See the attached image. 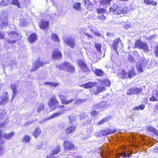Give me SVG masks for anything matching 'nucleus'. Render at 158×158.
<instances>
[{"label":"nucleus","mask_w":158,"mask_h":158,"mask_svg":"<svg viewBox=\"0 0 158 158\" xmlns=\"http://www.w3.org/2000/svg\"><path fill=\"white\" fill-rule=\"evenodd\" d=\"M62 54L58 49H55L52 53V57L55 59H59L62 57Z\"/></svg>","instance_id":"nucleus-15"},{"label":"nucleus","mask_w":158,"mask_h":158,"mask_svg":"<svg viewBox=\"0 0 158 158\" xmlns=\"http://www.w3.org/2000/svg\"><path fill=\"white\" fill-rule=\"evenodd\" d=\"M94 33L96 36L98 37H100L101 36L102 34L98 32L94 31Z\"/></svg>","instance_id":"nucleus-64"},{"label":"nucleus","mask_w":158,"mask_h":158,"mask_svg":"<svg viewBox=\"0 0 158 158\" xmlns=\"http://www.w3.org/2000/svg\"><path fill=\"white\" fill-rule=\"evenodd\" d=\"M68 118L70 121V123H73L76 119V116L72 115L69 116H68Z\"/></svg>","instance_id":"nucleus-41"},{"label":"nucleus","mask_w":158,"mask_h":158,"mask_svg":"<svg viewBox=\"0 0 158 158\" xmlns=\"http://www.w3.org/2000/svg\"><path fill=\"white\" fill-rule=\"evenodd\" d=\"M155 128L152 127L148 126V127L147 129L150 132H152L153 133L155 129Z\"/></svg>","instance_id":"nucleus-55"},{"label":"nucleus","mask_w":158,"mask_h":158,"mask_svg":"<svg viewBox=\"0 0 158 158\" xmlns=\"http://www.w3.org/2000/svg\"><path fill=\"white\" fill-rule=\"evenodd\" d=\"M81 5L80 3H75L73 5V7L74 9H77V11H80L81 10Z\"/></svg>","instance_id":"nucleus-31"},{"label":"nucleus","mask_w":158,"mask_h":158,"mask_svg":"<svg viewBox=\"0 0 158 158\" xmlns=\"http://www.w3.org/2000/svg\"><path fill=\"white\" fill-rule=\"evenodd\" d=\"M97 19L99 20L103 21L105 19V17L103 15H101L98 16Z\"/></svg>","instance_id":"nucleus-53"},{"label":"nucleus","mask_w":158,"mask_h":158,"mask_svg":"<svg viewBox=\"0 0 158 158\" xmlns=\"http://www.w3.org/2000/svg\"><path fill=\"white\" fill-rule=\"evenodd\" d=\"M1 17L0 20L1 23H0V27L2 28L3 27L6 26L8 24V21L7 18L6 17L4 19H2Z\"/></svg>","instance_id":"nucleus-24"},{"label":"nucleus","mask_w":158,"mask_h":158,"mask_svg":"<svg viewBox=\"0 0 158 158\" xmlns=\"http://www.w3.org/2000/svg\"><path fill=\"white\" fill-rule=\"evenodd\" d=\"M15 134L14 132H12L10 133H5L2 135V132L0 131V144H3L5 142V139H3L2 137L7 140H9L11 139L13 137Z\"/></svg>","instance_id":"nucleus-2"},{"label":"nucleus","mask_w":158,"mask_h":158,"mask_svg":"<svg viewBox=\"0 0 158 158\" xmlns=\"http://www.w3.org/2000/svg\"><path fill=\"white\" fill-rule=\"evenodd\" d=\"M37 39V35L35 33L31 34L28 38V40L29 42L32 43L35 42Z\"/></svg>","instance_id":"nucleus-23"},{"label":"nucleus","mask_w":158,"mask_h":158,"mask_svg":"<svg viewBox=\"0 0 158 158\" xmlns=\"http://www.w3.org/2000/svg\"><path fill=\"white\" fill-rule=\"evenodd\" d=\"M102 85H105L106 86L109 87L110 86L111 84V82L108 79H105L102 81Z\"/></svg>","instance_id":"nucleus-32"},{"label":"nucleus","mask_w":158,"mask_h":158,"mask_svg":"<svg viewBox=\"0 0 158 158\" xmlns=\"http://www.w3.org/2000/svg\"><path fill=\"white\" fill-rule=\"evenodd\" d=\"M156 37V35H152L148 38V39L151 40H153Z\"/></svg>","instance_id":"nucleus-60"},{"label":"nucleus","mask_w":158,"mask_h":158,"mask_svg":"<svg viewBox=\"0 0 158 158\" xmlns=\"http://www.w3.org/2000/svg\"><path fill=\"white\" fill-rule=\"evenodd\" d=\"M96 10L98 14H102L105 11V10L102 8H98Z\"/></svg>","instance_id":"nucleus-48"},{"label":"nucleus","mask_w":158,"mask_h":158,"mask_svg":"<svg viewBox=\"0 0 158 158\" xmlns=\"http://www.w3.org/2000/svg\"><path fill=\"white\" fill-rule=\"evenodd\" d=\"M5 41L8 43H10L11 44H13L16 42V40H9L8 39H7L5 40Z\"/></svg>","instance_id":"nucleus-50"},{"label":"nucleus","mask_w":158,"mask_h":158,"mask_svg":"<svg viewBox=\"0 0 158 158\" xmlns=\"http://www.w3.org/2000/svg\"><path fill=\"white\" fill-rule=\"evenodd\" d=\"M84 101V100H83V99H77V100H76V101H75V103L76 104H79L80 103H81V102H83Z\"/></svg>","instance_id":"nucleus-58"},{"label":"nucleus","mask_w":158,"mask_h":158,"mask_svg":"<svg viewBox=\"0 0 158 158\" xmlns=\"http://www.w3.org/2000/svg\"><path fill=\"white\" fill-rule=\"evenodd\" d=\"M44 84L45 85H50L51 86L54 87H56L57 85H59V84L58 83L51 82H45L44 83Z\"/></svg>","instance_id":"nucleus-40"},{"label":"nucleus","mask_w":158,"mask_h":158,"mask_svg":"<svg viewBox=\"0 0 158 158\" xmlns=\"http://www.w3.org/2000/svg\"><path fill=\"white\" fill-rule=\"evenodd\" d=\"M64 42L68 46L73 48L76 44V41L74 38L69 37L64 38Z\"/></svg>","instance_id":"nucleus-3"},{"label":"nucleus","mask_w":158,"mask_h":158,"mask_svg":"<svg viewBox=\"0 0 158 158\" xmlns=\"http://www.w3.org/2000/svg\"><path fill=\"white\" fill-rule=\"evenodd\" d=\"M108 118H105L101 121H100L98 123L99 125H101L103 124L104 123L106 122L108 120Z\"/></svg>","instance_id":"nucleus-46"},{"label":"nucleus","mask_w":158,"mask_h":158,"mask_svg":"<svg viewBox=\"0 0 158 158\" xmlns=\"http://www.w3.org/2000/svg\"><path fill=\"white\" fill-rule=\"evenodd\" d=\"M145 107L144 105L141 104L139 106H135L134 107L133 110H143Z\"/></svg>","instance_id":"nucleus-35"},{"label":"nucleus","mask_w":158,"mask_h":158,"mask_svg":"<svg viewBox=\"0 0 158 158\" xmlns=\"http://www.w3.org/2000/svg\"><path fill=\"white\" fill-rule=\"evenodd\" d=\"M95 47L97 51L100 52H101V49L102 46L99 44L97 43L95 44Z\"/></svg>","instance_id":"nucleus-42"},{"label":"nucleus","mask_w":158,"mask_h":158,"mask_svg":"<svg viewBox=\"0 0 158 158\" xmlns=\"http://www.w3.org/2000/svg\"><path fill=\"white\" fill-rule=\"evenodd\" d=\"M58 97L60 99V101L61 103L64 102L65 99L66 98V97L63 95L59 94Z\"/></svg>","instance_id":"nucleus-45"},{"label":"nucleus","mask_w":158,"mask_h":158,"mask_svg":"<svg viewBox=\"0 0 158 158\" xmlns=\"http://www.w3.org/2000/svg\"><path fill=\"white\" fill-rule=\"evenodd\" d=\"M98 112L94 110L91 113V114L92 116H94L98 114Z\"/></svg>","instance_id":"nucleus-59"},{"label":"nucleus","mask_w":158,"mask_h":158,"mask_svg":"<svg viewBox=\"0 0 158 158\" xmlns=\"http://www.w3.org/2000/svg\"><path fill=\"white\" fill-rule=\"evenodd\" d=\"M12 4L17 6L18 7L20 8V4L18 0H13Z\"/></svg>","instance_id":"nucleus-49"},{"label":"nucleus","mask_w":158,"mask_h":158,"mask_svg":"<svg viewBox=\"0 0 158 158\" xmlns=\"http://www.w3.org/2000/svg\"><path fill=\"white\" fill-rule=\"evenodd\" d=\"M121 42V40H120V38H118L114 40L112 48L114 50L117 52L118 53L117 49H120L123 46Z\"/></svg>","instance_id":"nucleus-6"},{"label":"nucleus","mask_w":158,"mask_h":158,"mask_svg":"<svg viewBox=\"0 0 158 158\" xmlns=\"http://www.w3.org/2000/svg\"><path fill=\"white\" fill-rule=\"evenodd\" d=\"M95 85H98L97 82H89L82 85L83 87L85 88H91Z\"/></svg>","instance_id":"nucleus-18"},{"label":"nucleus","mask_w":158,"mask_h":158,"mask_svg":"<svg viewBox=\"0 0 158 158\" xmlns=\"http://www.w3.org/2000/svg\"><path fill=\"white\" fill-rule=\"evenodd\" d=\"M148 62L145 59L141 58L140 62H138L136 65V67L138 71L140 72H143V67L145 66Z\"/></svg>","instance_id":"nucleus-7"},{"label":"nucleus","mask_w":158,"mask_h":158,"mask_svg":"<svg viewBox=\"0 0 158 158\" xmlns=\"http://www.w3.org/2000/svg\"><path fill=\"white\" fill-rule=\"evenodd\" d=\"M5 150V148L3 146L0 145V155L2 154Z\"/></svg>","instance_id":"nucleus-57"},{"label":"nucleus","mask_w":158,"mask_h":158,"mask_svg":"<svg viewBox=\"0 0 158 158\" xmlns=\"http://www.w3.org/2000/svg\"><path fill=\"white\" fill-rule=\"evenodd\" d=\"M127 73L124 70H123L122 72V77L124 78L127 77Z\"/></svg>","instance_id":"nucleus-56"},{"label":"nucleus","mask_w":158,"mask_h":158,"mask_svg":"<svg viewBox=\"0 0 158 158\" xmlns=\"http://www.w3.org/2000/svg\"><path fill=\"white\" fill-rule=\"evenodd\" d=\"M149 100L150 101L152 102L158 101V91L154 92L152 96L149 98Z\"/></svg>","instance_id":"nucleus-21"},{"label":"nucleus","mask_w":158,"mask_h":158,"mask_svg":"<svg viewBox=\"0 0 158 158\" xmlns=\"http://www.w3.org/2000/svg\"><path fill=\"white\" fill-rule=\"evenodd\" d=\"M80 119L83 120L85 119V121H84L83 123V125H86L87 124H89L90 121V119L88 117L87 115L85 113H84L82 114H81L80 115Z\"/></svg>","instance_id":"nucleus-12"},{"label":"nucleus","mask_w":158,"mask_h":158,"mask_svg":"<svg viewBox=\"0 0 158 158\" xmlns=\"http://www.w3.org/2000/svg\"><path fill=\"white\" fill-rule=\"evenodd\" d=\"M9 37L10 38L15 39L18 37L19 35L15 31H8L7 32Z\"/></svg>","instance_id":"nucleus-19"},{"label":"nucleus","mask_w":158,"mask_h":158,"mask_svg":"<svg viewBox=\"0 0 158 158\" xmlns=\"http://www.w3.org/2000/svg\"><path fill=\"white\" fill-rule=\"evenodd\" d=\"M39 25L41 29L44 30L49 26V23L48 22L44 21L43 20H42L40 22Z\"/></svg>","instance_id":"nucleus-20"},{"label":"nucleus","mask_w":158,"mask_h":158,"mask_svg":"<svg viewBox=\"0 0 158 158\" xmlns=\"http://www.w3.org/2000/svg\"><path fill=\"white\" fill-rule=\"evenodd\" d=\"M64 147L67 150H71L74 149V146L69 141H65L64 142Z\"/></svg>","instance_id":"nucleus-13"},{"label":"nucleus","mask_w":158,"mask_h":158,"mask_svg":"<svg viewBox=\"0 0 158 158\" xmlns=\"http://www.w3.org/2000/svg\"><path fill=\"white\" fill-rule=\"evenodd\" d=\"M144 2L147 5H153L154 6H156L157 4V3L156 2L152 0H144Z\"/></svg>","instance_id":"nucleus-26"},{"label":"nucleus","mask_w":158,"mask_h":158,"mask_svg":"<svg viewBox=\"0 0 158 158\" xmlns=\"http://www.w3.org/2000/svg\"><path fill=\"white\" fill-rule=\"evenodd\" d=\"M30 137L28 135H25L22 139V141L25 143H27L30 141Z\"/></svg>","instance_id":"nucleus-36"},{"label":"nucleus","mask_w":158,"mask_h":158,"mask_svg":"<svg viewBox=\"0 0 158 158\" xmlns=\"http://www.w3.org/2000/svg\"><path fill=\"white\" fill-rule=\"evenodd\" d=\"M135 73L133 71L128 72L127 73V77H129L130 78H131L133 76H134Z\"/></svg>","instance_id":"nucleus-43"},{"label":"nucleus","mask_w":158,"mask_h":158,"mask_svg":"<svg viewBox=\"0 0 158 158\" xmlns=\"http://www.w3.org/2000/svg\"><path fill=\"white\" fill-rule=\"evenodd\" d=\"M76 126L75 124L69 126L65 130V132L66 134H70L75 132Z\"/></svg>","instance_id":"nucleus-14"},{"label":"nucleus","mask_w":158,"mask_h":158,"mask_svg":"<svg viewBox=\"0 0 158 158\" xmlns=\"http://www.w3.org/2000/svg\"><path fill=\"white\" fill-rule=\"evenodd\" d=\"M134 94L137 95L141 93L143 91V89L134 86L133 87Z\"/></svg>","instance_id":"nucleus-28"},{"label":"nucleus","mask_w":158,"mask_h":158,"mask_svg":"<svg viewBox=\"0 0 158 158\" xmlns=\"http://www.w3.org/2000/svg\"><path fill=\"white\" fill-rule=\"evenodd\" d=\"M18 83H15L11 85V88L13 90V95L12 99H13L17 93V88H18Z\"/></svg>","instance_id":"nucleus-16"},{"label":"nucleus","mask_w":158,"mask_h":158,"mask_svg":"<svg viewBox=\"0 0 158 158\" xmlns=\"http://www.w3.org/2000/svg\"><path fill=\"white\" fill-rule=\"evenodd\" d=\"M10 3V1L9 0H3L0 2L1 6H4L7 5Z\"/></svg>","instance_id":"nucleus-37"},{"label":"nucleus","mask_w":158,"mask_h":158,"mask_svg":"<svg viewBox=\"0 0 158 158\" xmlns=\"http://www.w3.org/2000/svg\"><path fill=\"white\" fill-rule=\"evenodd\" d=\"M59 102L56 99V98L54 96L51 97L48 102V104L50 107H52L54 105L57 104Z\"/></svg>","instance_id":"nucleus-17"},{"label":"nucleus","mask_w":158,"mask_h":158,"mask_svg":"<svg viewBox=\"0 0 158 158\" xmlns=\"http://www.w3.org/2000/svg\"><path fill=\"white\" fill-rule=\"evenodd\" d=\"M104 86L102 85V84L99 85H95L94 86L92 89L90 90L91 93L94 94H97L100 92L103 91L105 89Z\"/></svg>","instance_id":"nucleus-4"},{"label":"nucleus","mask_w":158,"mask_h":158,"mask_svg":"<svg viewBox=\"0 0 158 158\" xmlns=\"http://www.w3.org/2000/svg\"><path fill=\"white\" fill-rule=\"evenodd\" d=\"M52 39L55 42H59L60 40L57 35L54 33L52 34L51 36Z\"/></svg>","instance_id":"nucleus-39"},{"label":"nucleus","mask_w":158,"mask_h":158,"mask_svg":"<svg viewBox=\"0 0 158 158\" xmlns=\"http://www.w3.org/2000/svg\"><path fill=\"white\" fill-rule=\"evenodd\" d=\"M106 102L105 101L101 102L97 105H95V107L103 108L106 106Z\"/></svg>","instance_id":"nucleus-29"},{"label":"nucleus","mask_w":158,"mask_h":158,"mask_svg":"<svg viewBox=\"0 0 158 158\" xmlns=\"http://www.w3.org/2000/svg\"><path fill=\"white\" fill-rule=\"evenodd\" d=\"M116 131V130H114L112 131L111 130H110L109 131L106 132V134L107 135L109 134H112V133H113L115 132Z\"/></svg>","instance_id":"nucleus-61"},{"label":"nucleus","mask_w":158,"mask_h":158,"mask_svg":"<svg viewBox=\"0 0 158 158\" xmlns=\"http://www.w3.org/2000/svg\"><path fill=\"white\" fill-rule=\"evenodd\" d=\"M110 11L113 12L114 14L120 15L122 13V8L118 7L116 4H114L110 8Z\"/></svg>","instance_id":"nucleus-8"},{"label":"nucleus","mask_w":158,"mask_h":158,"mask_svg":"<svg viewBox=\"0 0 158 158\" xmlns=\"http://www.w3.org/2000/svg\"><path fill=\"white\" fill-rule=\"evenodd\" d=\"M60 147L59 146H57L51 152L50 154L52 155L57 154L60 152Z\"/></svg>","instance_id":"nucleus-27"},{"label":"nucleus","mask_w":158,"mask_h":158,"mask_svg":"<svg viewBox=\"0 0 158 158\" xmlns=\"http://www.w3.org/2000/svg\"><path fill=\"white\" fill-rule=\"evenodd\" d=\"M63 111L55 113L52 114L51 115L48 116L46 118L43 119L41 121L39 122V123L41 124L43 123L49 119L57 117L63 114Z\"/></svg>","instance_id":"nucleus-9"},{"label":"nucleus","mask_w":158,"mask_h":158,"mask_svg":"<svg viewBox=\"0 0 158 158\" xmlns=\"http://www.w3.org/2000/svg\"><path fill=\"white\" fill-rule=\"evenodd\" d=\"M87 8L89 10H93L94 8V6L92 3H90L89 5L87 6Z\"/></svg>","instance_id":"nucleus-47"},{"label":"nucleus","mask_w":158,"mask_h":158,"mask_svg":"<svg viewBox=\"0 0 158 158\" xmlns=\"http://www.w3.org/2000/svg\"><path fill=\"white\" fill-rule=\"evenodd\" d=\"M127 59L130 62L134 63L135 62V60L133 57L131 55L129 54L127 56Z\"/></svg>","instance_id":"nucleus-44"},{"label":"nucleus","mask_w":158,"mask_h":158,"mask_svg":"<svg viewBox=\"0 0 158 158\" xmlns=\"http://www.w3.org/2000/svg\"><path fill=\"white\" fill-rule=\"evenodd\" d=\"M112 0H102L100 2L101 5L104 7H106L110 4Z\"/></svg>","instance_id":"nucleus-25"},{"label":"nucleus","mask_w":158,"mask_h":158,"mask_svg":"<svg viewBox=\"0 0 158 158\" xmlns=\"http://www.w3.org/2000/svg\"><path fill=\"white\" fill-rule=\"evenodd\" d=\"M56 67L59 69L64 70L70 73H73L75 72L74 66L67 62H64L62 64H57Z\"/></svg>","instance_id":"nucleus-1"},{"label":"nucleus","mask_w":158,"mask_h":158,"mask_svg":"<svg viewBox=\"0 0 158 158\" xmlns=\"http://www.w3.org/2000/svg\"><path fill=\"white\" fill-rule=\"evenodd\" d=\"M96 75L98 76H102L104 74V72L101 69H96L95 71Z\"/></svg>","instance_id":"nucleus-30"},{"label":"nucleus","mask_w":158,"mask_h":158,"mask_svg":"<svg viewBox=\"0 0 158 158\" xmlns=\"http://www.w3.org/2000/svg\"><path fill=\"white\" fill-rule=\"evenodd\" d=\"M44 63L39 59H37L35 61L34 63V68L31 70V71H33L37 70L39 67L43 66Z\"/></svg>","instance_id":"nucleus-11"},{"label":"nucleus","mask_w":158,"mask_h":158,"mask_svg":"<svg viewBox=\"0 0 158 158\" xmlns=\"http://www.w3.org/2000/svg\"><path fill=\"white\" fill-rule=\"evenodd\" d=\"M44 107V105L43 103H41L39 105L37 109H34V111H37L38 113L40 112Z\"/></svg>","instance_id":"nucleus-33"},{"label":"nucleus","mask_w":158,"mask_h":158,"mask_svg":"<svg viewBox=\"0 0 158 158\" xmlns=\"http://www.w3.org/2000/svg\"><path fill=\"white\" fill-rule=\"evenodd\" d=\"M154 53L155 56L158 57V44L155 47Z\"/></svg>","instance_id":"nucleus-51"},{"label":"nucleus","mask_w":158,"mask_h":158,"mask_svg":"<svg viewBox=\"0 0 158 158\" xmlns=\"http://www.w3.org/2000/svg\"><path fill=\"white\" fill-rule=\"evenodd\" d=\"M41 131L40 128H37L34 131L33 134L35 137H36L37 136L40 135L41 133Z\"/></svg>","instance_id":"nucleus-34"},{"label":"nucleus","mask_w":158,"mask_h":158,"mask_svg":"<svg viewBox=\"0 0 158 158\" xmlns=\"http://www.w3.org/2000/svg\"><path fill=\"white\" fill-rule=\"evenodd\" d=\"M74 100V99H70L69 100H64V102L63 103H62V104H69L70 103L72 102H73Z\"/></svg>","instance_id":"nucleus-54"},{"label":"nucleus","mask_w":158,"mask_h":158,"mask_svg":"<svg viewBox=\"0 0 158 158\" xmlns=\"http://www.w3.org/2000/svg\"><path fill=\"white\" fill-rule=\"evenodd\" d=\"M9 95L6 92L3 93L0 98V105H3L7 102L8 100Z\"/></svg>","instance_id":"nucleus-10"},{"label":"nucleus","mask_w":158,"mask_h":158,"mask_svg":"<svg viewBox=\"0 0 158 158\" xmlns=\"http://www.w3.org/2000/svg\"><path fill=\"white\" fill-rule=\"evenodd\" d=\"M126 94L128 95H132L134 94L133 87H131L128 89Z\"/></svg>","instance_id":"nucleus-38"},{"label":"nucleus","mask_w":158,"mask_h":158,"mask_svg":"<svg viewBox=\"0 0 158 158\" xmlns=\"http://www.w3.org/2000/svg\"><path fill=\"white\" fill-rule=\"evenodd\" d=\"M122 13L124 14L127 13L129 11V10L127 7H124L122 8Z\"/></svg>","instance_id":"nucleus-52"},{"label":"nucleus","mask_w":158,"mask_h":158,"mask_svg":"<svg viewBox=\"0 0 158 158\" xmlns=\"http://www.w3.org/2000/svg\"><path fill=\"white\" fill-rule=\"evenodd\" d=\"M135 46L136 48L142 49L146 52H148L149 51L148 44L146 43H143L139 40H138L136 41L135 44Z\"/></svg>","instance_id":"nucleus-5"},{"label":"nucleus","mask_w":158,"mask_h":158,"mask_svg":"<svg viewBox=\"0 0 158 158\" xmlns=\"http://www.w3.org/2000/svg\"><path fill=\"white\" fill-rule=\"evenodd\" d=\"M83 1L84 2V3L86 6L91 3L89 0H83Z\"/></svg>","instance_id":"nucleus-62"},{"label":"nucleus","mask_w":158,"mask_h":158,"mask_svg":"<svg viewBox=\"0 0 158 158\" xmlns=\"http://www.w3.org/2000/svg\"><path fill=\"white\" fill-rule=\"evenodd\" d=\"M133 53L134 54H135L136 56H137V57L136 58L137 59H139V54L138 53L137 51L135 50V51H134L133 52Z\"/></svg>","instance_id":"nucleus-63"},{"label":"nucleus","mask_w":158,"mask_h":158,"mask_svg":"<svg viewBox=\"0 0 158 158\" xmlns=\"http://www.w3.org/2000/svg\"><path fill=\"white\" fill-rule=\"evenodd\" d=\"M78 64L82 69V71L84 72H85L87 71L88 70L87 66L82 61H79L78 62Z\"/></svg>","instance_id":"nucleus-22"}]
</instances>
